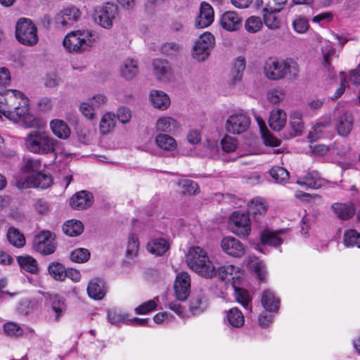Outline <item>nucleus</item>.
<instances>
[{"mask_svg": "<svg viewBox=\"0 0 360 360\" xmlns=\"http://www.w3.org/2000/svg\"><path fill=\"white\" fill-rule=\"evenodd\" d=\"M264 24L271 30H276L281 26L280 20L275 15L276 12H263Z\"/></svg>", "mask_w": 360, "mask_h": 360, "instance_id": "obj_53", "label": "nucleus"}, {"mask_svg": "<svg viewBox=\"0 0 360 360\" xmlns=\"http://www.w3.org/2000/svg\"><path fill=\"white\" fill-rule=\"evenodd\" d=\"M214 35L208 32L201 34L193 49V58L198 61L205 60L210 55L214 45Z\"/></svg>", "mask_w": 360, "mask_h": 360, "instance_id": "obj_8", "label": "nucleus"}, {"mask_svg": "<svg viewBox=\"0 0 360 360\" xmlns=\"http://www.w3.org/2000/svg\"><path fill=\"white\" fill-rule=\"evenodd\" d=\"M331 209L336 217L342 220L349 219L355 213V208L352 202H335L331 205Z\"/></svg>", "mask_w": 360, "mask_h": 360, "instance_id": "obj_19", "label": "nucleus"}, {"mask_svg": "<svg viewBox=\"0 0 360 360\" xmlns=\"http://www.w3.org/2000/svg\"><path fill=\"white\" fill-rule=\"evenodd\" d=\"M148 251L157 255H162L169 249V243L162 238H157L148 243Z\"/></svg>", "mask_w": 360, "mask_h": 360, "instance_id": "obj_37", "label": "nucleus"}, {"mask_svg": "<svg viewBox=\"0 0 360 360\" xmlns=\"http://www.w3.org/2000/svg\"><path fill=\"white\" fill-rule=\"evenodd\" d=\"M285 60L269 58L264 65V72L266 77L272 80H278L284 78Z\"/></svg>", "mask_w": 360, "mask_h": 360, "instance_id": "obj_12", "label": "nucleus"}, {"mask_svg": "<svg viewBox=\"0 0 360 360\" xmlns=\"http://www.w3.org/2000/svg\"><path fill=\"white\" fill-rule=\"evenodd\" d=\"M295 31L297 33H304L309 29V23L307 19L302 17H297L292 22Z\"/></svg>", "mask_w": 360, "mask_h": 360, "instance_id": "obj_61", "label": "nucleus"}, {"mask_svg": "<svg viewBox=\"0 0 360 360\" xmlns=\"http://www.w3.org/2000/svg\"><path fill=\"white\" fill-rule=\"evenodd\" d=\"M261 302L266 311H276L278 310L280 301L276 297L274 292L269 290H266L263 292Z\"/></svg>", "mask_w": 360, "mask_h": 360, "instance_id": "obj_28", "label": "nucleus"}, {"mask_svg": "<svg viewBox=\"0 0 360 360\" xmlns=\"http://www.w3.org/2000/svg\"><path fill=\"white\" fill-rule=\"evenodd\" d=\"M221 246L224 252L233 257H241L245 252L244 245L237 238L231 236L224 238Z\"/></svg>", "mask_w": 360, "mask_h": 360, "instance_id": "obj_15", "label": "nucleus"}, {"mask_svg": "<svg viewBox=\"0 0 360 360\" xmlns=\"http://www.w3.org/2000/svg\"><path fill=\"white\" fill-rule=\"evenodd\" d=\"M120 76L127 80L134 79L139 73L138 61L133 58L125 59L120 68Z\"/></svg>", "mask_w": 360, "mask_h": 360, "instance_id": "obj_21", "label": "nucleus"}, {"mask_svg": "<svg viewBox=\"0 0 360 360\" xmlns=\"http://www.w3.org/2000/svg\"><path fill=\"white\" fill-rule=\"evenodd\" d=\"M344 243L347 247L360 248V233L354 229L347 230L344 234Z\"/></svg>", "mask_w": 360, "mask_h": 360, "instance_id": "obj_45", "label": "nucleus"}, {"mask_svg": "<svg viewBox=\"0 0 360 360\" xmlns=\"http://www.w3.org/2000/svg\"><path fill=\"white\" fill-rule=\"evenodd\" d=\"M220 25L227 31H236L242 25V18L235 11H226L221 16Z\"/></svg>", "mask_w": 360, "mask_h": 360, "instance_id": "obj_17", "label": "nucleus"}, {"mask_svg": "<svg viewBox=\"0 0 360 360\" xmlns=\"http://www.w3.org/2000/svg\"><path fill=\"white\" fill-rule=\"evenodd\" d=\"M139 243L138 237L134 234H131L129 236L128 245L126 252V255L128 258H134L136 256L139 250Z\"/></svg>", "mask_w": 360, "mask_h": 360, "instance_id": "obj_52", "label": "nucleus"}, {"mask_svg": "<svg viewBox=\"0 0 360 360\" xmlns=\"http://www.w3.org/2000/svg\"><path fill=\"white\" fill-rule=\"evenodd\" d=\"M271 176L278 184H284L289 180V172L282 167H274L269 171Z\"/></svg>", "mask_w": 360, "mask_h": 360, "instance_id": "obj_43", "label": "nucleus"}, {"mask_svg": "<svg viewBox=\"0 0 360 360\" xmlns=\"http://www.w3.org/2000/svg\"><path fill=\"white\" fill-rule=\"evenodd\" d=\"M15 37L20 44L29 46L35 45L39 40L36 25L30 19L25 18L16 23Z\"/></svg>", "mask_w": 360, "mask_h": 360, "instance_id": "obj_5", "label": "nucleus"}, {"mask_svg": "<svg viewBox=\"0 0 360 360\" xmlns=\"http://www.w3.org/2000/svg\"><path fill=\"white\" fill-rule=\"evenodd\" d=\"M158 298L155 297L153 300H149L146 302L143 303L135 309V311L137 314H147L156 308V301Z\"/></svg>", "mask_w": 360, "mask_h": 360, "instance_id": "obj_60", "label": "nucleus"}, {"mask_svg": "<svg viewBox=\"0 0 360 360\" xmlns=\"http://www.w3.org/2000/svg\"><path fill=\"white\" fill-rule=\"evenodd\" d=\"M226 319L232 327L240 328L244 325V316L237 307H233L227 311Z\"/></svg>", "mask_w": 360, "mask_h": 360, "instance_id": "obj_34", "label": "nucleus"}, {"mask_svg": "<svg viewBox=\"0 0 360 360\" xmlns=\"http://www.w3.org/2000/svg\"><path fill=\"white\" fill-rule=\"evenodd\" d=\"M6 236L8 242L16 248H22L25 244L23 234L14 227L8 229Z\"/></svg>", "mask_w": 360, "mask_h": 360, "instance_id": "obj_39", "label": "nucleus"}, {"mask_svg": "<svg viewBox=\"0 0 360 360\" xmlns=\"http://www.w3.org/2000/svg\"><path fill=\"white\" fill-rule=\"evenodd\" d=\"M56 143L57 141L41 128L30 131L25 139L26 148L30 152L38 155L53 154L55 159Z\"/></svg>", "mask_w": 360, "mask_h": 360, "instance_id": "obj_1", "label": "nucleus"}, {"mask_svg": "<svg viewBox=\"0 0 360 360\" xmlns=\"http://www.w3.org/2000/svg\"><path fill=\"white\" fill-rule=\"evenodd\" d=\"M28 181L34 187L46 189L50 187L53 184L51 175L48 172H39L28 177Z\"/></svg>", "mask_w": 360, "mask_h": 360, "instance_id": "obj_22", "label": "nucleus"}, {"mask_svg": "<svg viewBox=\"0 0 360 360\" xmlns=\"http://www.w3.org/2000/svg\"><path fill=\"white\" fill-rule=\"evenodd\" d=\"M115 115L112 112L105 113L100 122V131L103 134L110 133L115 127Z\"/></svg>", "mask_w": 360, "mask_h": 360, "instance_id": "obj_40", "label": "nucleus"}, {"mask_svg": "<svg viewBox=\"0 0 360 360\" xmlns=\"http://www.w3.org/2000/svg\"><path fill=\"white\" fill-rule=\"evenodd\" d=\"M297 183L312 188H318L321 186V181L316 172L308 173L304 176L303 181H298Z\"/></svg>", "mask_w": 360, "mask_h": 360, "instance_id": "obj_47", "label": "nucleus"}, {"mask_svg": "<svg viewBox=\"0 0 360 360\" xmlns=\"http://www.w3.org/2000/svg\"><path fill=\"white\" fill-rule=\"evenodd\" d=\"M286 113L281 109L274 110L269 118V125L271 129L279 131L285 125Z\"/></svg>", "mask_w": 360, "mask_h": 360, "instance_id": "obj_24", "label": "nucleus"}, {"mask_svg": "<svg viewBox=\"0 0 360 360\" xmlns=\"http://www.w3.org/2000/svg\"><path fill=\"white\" fill-rule=\"evenodd\" d=\"M181 189L184 194L195 195L199 192V187L197 183L191 179H183L176 183Z\"/></svg>", "mask_w": 360, "mask_h": 360, "instance_id": "obj_44", "label": "nucleus"}, {"mask_svg": "<svg viewBox=\"0 0 360 360\" xmlns=\"http://www.w3.org/2000/svg\"><path fill=\"white\" fill-rule=\"evenodd\" d=\"M188 267L198 274L205 278L217 276L216 268L210 260L207 252L199 246L190 248L186 255Z\"/></svg>", "mask_w": 360, "mask_h": 360, "instance_id": "obj_2", "label": "nucleus"}, {"mask_svg": "<svg viewBox=\"0 0 360 360\" xmlns=\"http://www.w3.org/2000/svg\"><path fill=\"white\" fill-rule=\"evenodd\" d=\"M156 145L162 150L172 151L176 149V143L173 137L165 134H160L155 137Z\"/></svg>", "mask_w": 360, "mask_h": 360, "instance_id": "obj_35", "label": "nucleus"}, {"mask_svg": "<svg viewBox=\"0 0 360 360\" xmlns=\"http://www.w3.org/2000/svg\"><path fill=\"white\" fill-rule=\"evenodd\" d=\"M333 116L338 134L342 137L347 136L354 126V117L352 112L343 108H336Z\"/></svg>", "mask_w": 360, "mask_h": 360, "instance_id": "obj_7", "label": "nucleus"}, {"mask_svg": "<svg viewBox=\"0 0 360 360\" xmlns=\"http://www.w3.org/2000/svg\"><path fill=\"white\" fill-rule=\"evenodd\" d=\"M235 297L238 302H239L244 308L250 309V297L249 292L243 288H235Z\"/></svg>", "mask_w": 360, "mask_h": 360, "instance_id": "obj_49", "label": "nucleus"}, {"mask_svg": "<svg viewBox=\"0 0 360 360\" xmlns=\"http://www.w3.org/2000/svg\"><path fill=\"white\" fill-rule=\"evenodd\" d=\"M81 12L76 7L67 8L56 16L55 21L57 25L63 27L73 26L80 18Z\"/></svg>", "mask_w": 360, "mask_h": 360, "instance_id": "obj_13", "label": "nucleus"}, {"mask_svg": "<svg viewBox=\"0 0 360 360\" xmlns=\"http://www.w3.org/2000/svg\"><path fill=\"white\" fill-rule=\"evenodd\" d=\"M267 210L266 202L262 198H255L248 204V211L255 218L264 216Z\"/></svg>", "mask_w": 360, "mask_h": 360, "instance_id": "obj_29", "label": "nucleus"}, {"mask_svg": "<svg viewBox=\"0 0 360 360\" xmlns=\"http://www.w3.org/2000/svg\"><path fill=\"white\" fill-rule=\"evenodd\" d=\"M150 97L153 106L160 110H166L170 105V99L169 96L162 91H151Z\"/></svg>", "mask_w": 360, "mask_h": 360, "instance_id": "obj_26", "label": "nucleus"}, {"mask_svg": "<svg viewBox=\"0 0 360 360\" xmlns=\"http://www.w3.org/2000/svg\"><path fill=\"white\" fill-rule=\"evenodd\" d=\"M93 202V195L88 191H82L75 194L70 199V204L75 210H82L89 207Z\"/></svg>", "mask_w": 360, "mask_h": 360, "instance_id": "obj_18", "label": "nucleus"}, {"mask_svg": "<svg viewBox=\"0 0 360 360\" xmlns=\"http://www.w3.org/2000/svg\"><path fill=\"white\" fill-rule=\"evenodd\" d=\"M262 26V22L259 17L250 16L248 18L245 23L246 30L251 33L258 32Z\"/></svg>", "mask_w": 360, "mask_h": 360, "instance_id": "obj_55", "label": "nucleus"}, {"mask_svg": "<svg viewBox=\"0 0 360 360\" xmlns=\"http://www.w3.org/2000/svg\"><path fill=\"white\" fill-rule=\"evenodd\" d=\"M207 307V302L205 297L199 294L193 297L189 305V309L193 315H197L202 313Z\"/></svg>", "mask_w": 360, "mask_h": 360, "instance_id": "obj_31", "label": "nucleus"}, {"mask_svg": "<svg viewBox=\"0 0 360 360\" xmlns=\"http://www.w3.org/2000/svg\"><path fill=\"white\" fill-rule=\"evenodd\" d=\"M285 76L289 75L291 79H296L298 77L300 68L298 63L294 60H285Z\"/></svg>", "mask_w": 360, "mask_h": 360, "instance_id": "obj_54", "label": "nucleus"}, {"mask_svg": "<svg viewBox=\"0 0 360 360\" xmlns=\"http://www.w3.org/2000/svg\"><path fill=\"white\" fill-rule=\"evenodd\" d=\"M25 99V95L20 91L9 89L6 91V96H0V112L6 116L8 119L20 122L22 119L28 112V108L26 105H15V100Z\"/></svg>", "mask_w": 360, "mask_h": 360, "instance_id": "obj_3", "label": "nucleus"}, {"mask_svg": "<svg viewBox=\"0 0 360 360\" xmlns=\"http://www.w3.org/2000/svg\"><path fill=\"white\" fill-rule=\"evenodd\" d=\"M48 304L55 312V320L58 321L65 310V303L58 295H49L47 299Z\"/></svg>", "mask_w": 360, "mask_h": 360, "instance_id": "obj_36", "label": "nucleus"}, {"mask_svg": "<svg viewBox=\"0 0 360 360\" xmlns=\"http://www.w3.org/2000/svg\"><path fill=\"white\" fill-rule=\"evenodd\" d=\"M17 261L20 268L25 271L34 274L37 271V261L30 256H19L17 257Z\"/></svg>", "mask_w": 360, "mask_h": 360, "instance_id": "obj_42", "label": "nucleus"}, {"mask_svg": "<svg viewBox=\"0 0 360 360\" xmlns=\"http://www.w3.org/2000/svg\"><path fill=\"white\" fill-rule=\"evenodd\" d=\"M49 273L55 280L63 281L65 280V269L59 262H51L49 265Z\"/></svg>", "mask_w": 360, "mask_h": 360, "instance_id": "obj_46", "label": "nucleus"}, {"mask_svg": "<svg viewBox=\"0 0 360 360\" xmlns=\"http://www.w3.org/2000/svg\"><path fill=\"white\" fill-rule=\"evenodd\" d=\"M174 288L179 300L184 301L187 299L191 288V278L188 273L182 271L176 276Z\"/></svg>", "mask_w": 360, "mask_h": 360, "instance_id": "obj_14", "label": "nucleus"}, {"mask_svg": "<svg viewBox=\"0 0 360 360\" xmlns=\"http://www.w3.org/2000/svg\"><path fill=\"white\" fill-rule=\"evenodd\" d=\"M63 231L65 234L70 237L80 235L84 231V226L80 221L69 220L63 226Z\"/></svg>", "mask_w": 360, "mask_h": 360, "instance_id": "obj_32", "label": "nucleus"}, {"mask_svg": "<svg viewBox=\"0 0 360 360\" xmlns=\"http://www.w3.org/2000/svg\"><path fill=\"white\" fill-rule=\"evenodd\" d=\"M4 333L11 337H19L22 335L23 330L15 323L8 322L4 325Z\"/></svg>", "mask_w": 360, "mask_h": 360, "instance_id": "obj_56", "label": "nucleus"}, {"mask_svg": "<svg viewBox=\"0 0 360 360\" xmlns=\"http://www.w3.org/2000/svg\"><path fill=\"white\" fill-rule=\"evenodd\" d=\"M108 318L112 324H119L126 321L127 316L115 310L108 311Z\"/></svg>", "mask_w": 360, "mask_h": 360, "instance_id": "obj_64", "label": "nucleus"}, {"mask_svg": "<svg viewBox=\"0 0 360 360\" xmlns=\"http://www.w3.org/2000/svg\"><path fill=\"white\" fill-rule=\"evenodd\" d=\"M70 259L76 263H84L90 258V252L86 248H77L71 252Z\"/></svg>", "mask_w": 360, "mask_h": 360, "instance_id": "obj_48", "label": "nucleus"}, {"mask_svg": "<svg viewBox=\"0 0 360 360\" xmlns=\"http://www.w3.org/2000/svg\"><path fill=\"white\" fill-rule=\"evenodd\" d=\"M250 268L257 275L259 279L262 281L266 274V268L264 263L258 259L252 260L249 263Z\"/></svg>", "mask_w": 360, "mask_h": 360, "instance_id": "obj_57", "label": "nucleus"}, {"mask_svg": "<svg viewBox=\"0 0 360 360\" xmlns=\"http://www.w3.org/2000/svg\"><path fill=\"white\" fill-rule=\"evenodd\" d=\"M284 98L285 93L281 89H271L267 93V99L273 104L278 103L283 101Z\"/></svg>", "mask_w": 360, "mask_h": 360, "instance_id": "obj_58", "label": "nucleus"}, {"mask_svg": "<svg viewBox=\"0 0 360 360\" xmlns=\"http://www.w3.org/2000/svg\"><path fill=\"white\" fill-rule=\"evenodd\" d=\"M96 109L89 103L83 102L80 105V111L82 115L89 120L94 119Z\"/></svg>", "mask_w": 360, "mask_h": 360, "instance_id": "obj_62", "label": "nucleus"}, {"mask_svg": "<svg viewBox=\"0 0 360 360\" xmlns=\"http://www.w3.org/2000/svg\"><path fill=\"white\" fill-rule=\"evenodd\" d=\"M214 14L212 7L207 2L200 4L198 15L195 18V26L197 28H204L210 26L214 21Z\"/></svg>", "mask_w": 360, "mask_h": 360, "instance_id": "obj_16", "label": "nucleus"}, {"mask_svg": "<svg viewBox=\"0 0 360 360\" xmlns=\"http://www.w3.org/2000/svg\"><path fill=\"white\" fill-rule=\"evenodd\" d=\"M117 120L122 124L129 122L131 118V110L127 107H120L117 110Z\"/></svg>", "mask_w": 360, "mask_h": 360, "instance_id": "obj_63", "label": "nucleus"}, {"mask_svg": "<svg viewBox=\"0 0 360 360\" xmlns=\"http://www.w3.org/2000/svg\"><path fill=\"white\" fill-rule=\"evenodd\" d=\"M87 293L94 300L103 299L105 294L104 282L100 278L91 280L87 286Z\"/></svg>", "mask_w": 360, "mask_h": 360, "instance_id": "obj_23", "label": "nucleus"}, {"mask_svg": "<svg viewBox=\"0 0 360 360\" xmlns=\"http://www.w3.org/2000/svg\"><path fill=\"white\" fill-rule=\"evenodd\" d=\"M25 163L22 167L24 172L34 173L41 172V162L39 159L28 158L24 160Z\"/></svg>", "mask_w": 360, "mask_h": 360, "instance_id": "obj_51", "label": "nucleus"}, {"mask_svg": "<svg viewBox=\"0 0 360 360\" xmlns=\"http://www.w3.org/2000/svg\"><path fill=\"white\" fill-rule=\"evenodd\" d=\"M57 247L55 237L49 231H41L34 236L33 240V248L43 255L53 254Z\"/></svg>", "mask_w": 360, "mask_h": 360, "instance_id": "obj_9", "label": "nucleus"}, {"mask_svg": "<svg viewBox=\"0 0 360 360\" xmlns=\"http://www.w3.org/2000/svg\"><path fill=\"white\" fill-rule=\"evenodd\" d=\"M288 0H256L257 8L263 12H280Z\"/></svg>", "mask_w": 360, "mask_h": 360, "instance_id": "obj_25", "label": "nucleus"}, {"mask_svg": "<svg viewBox=\"0 0 360 360\" xmlns=\"http://www.w3.org/2000/svg\"><path fill=\"white\" fill-rule=\"evenodd\" d=\"M251 122L250 117L244 112L231 115L226 121V131L232 134H240L246 131Z\"/></svg>", "mask_w": 360, "mask_h": 360, "instance_id": "obj_10", "label": "nucleus"}, {"mask_svg": "<svg viewBox=\"0 0 360 360\" xmlns=\"http://www.w3.org/2000/svg\"><path fill=\"white\" fill-rule=\"evenodd\" d=\"M230 221L233 224L232 231L239 236L249 235L250 228V219L248 214L240 211H236L230 217Z\"/></svg>", "mask_w": 360, "mask_h": 360, "instance_id": "obj_11", "label": "nucleus"}, {"mask_svg": "<svg viewBox=\"0 0 360 360\" xmlns=\"http://www.w3.org/2000/svg\"><path fill=\"white\" fill-rule=\"evenodd\" d=\"M280 232L264 230L260 233L261 240L263 244L274 247L279 246L283 240L278 237Z\"/></svg>", "mask_w": 360, "mask_h": 360, "instance_id": "obj_38", "label": "nucleus"}, {"mask_svg": "<svg viewBox=\"0 0 360 360\" xmlns=\"http://www.w3.org/2000/svg\"><path fill=\"white\" fill-rule=\"evenodd\" d=\"M290 124L295 135L301 134L304 130L302 114L300 111H294L290 115Z\"/></svg>", "mask_w": 360, "mask_h": 360, "instance_id": "obj_41", "label": "nucleus"}, {"mask_svg": "<svg viewBox=\"0 0 360 360\" xmlns=\"http://www.w3.org/2000/svg\"><path fill=\"white\" fill-rule=\"evenodd\" d=\"M160 50L164 55L176 56L182 50V46L175 41H168L162 45Z\"/></svg>", "mask_w": 360, "mask_h": 360, "instance_id": "obj_50", "label": "nucleus"}, {"mask_svg": "<svg viewBox=\"0 0 360 360\" xmlns=\"http://www.w3.org/2000/svg\"><path fill=\"white\" fill-rule=\"evenodd\" d=\"M156 128L160 131L173 133L179 128V124L171 117H162L157 120Z\"/></svg>", "mask_w": 360, "mask_h": 360, "instance_id": "obj_30", "label": "nucleus"}, {"mask_svg": "<svg viewBox=\"0 0 360 360\" xmlns=\"http://www.w3.org/2000/svg\"><path fill=\"white\" fill-rule=\"evenodd\" d=\"M321 53L323 56L322 65L328 71H330L332 69L330 67L331 60L338 56L335 49L330 43H326L321 47Z\"/></svg>", "mask_w": 360, "mask_h": 360, "instance_id": "obj_33", "label": "nucleus"}, {"mask_svg": "<svg viewBox=\"0 0 360 360\" xmlns=\"http://www.w3.org/2000/svg\"><path fill=\"white\" fill-rule=\"evenodd\" d=\"M154 74L159 80L169 79L172 75V68L169 62L162 59H156L153 62Z\"/></svg>", "mask_w": 360, "mask_h": 360, "instance_id": "obj_20", "label": "nucleus"}, {"mask_svg": "<svg viewBox=\"0 0 360 360\" xmlns=\"http://www.w3.org/2000/svg\"><path fill=\"white\" fill-rule=\"evenodd\" d=\"M98 39L96 32L85 30L72 32L63 39V46L70 52H81L87 50Z\"/></svg>", "mask_w": 360, "mask_h": 360, "instance_id": "obj_4", "label": "nucleus"}, {"mask_svg": "<svg viewBox=\"0 0 360 360\" xmlns=\"http://www.w3.org/2000/svg\"><path fill=\"white\" fill-rule=\"evenodd\" d=\"M221 144L224 152L231 153L236 150L237 147V140L232 136L226 135L221 139Z\"/></svg>", "mask_w": 360, "mask_h": 360, "instance_id": "obj_59", "label": "nucleus"}, {"mask_svg": "<svg viewBox=\"0 0 360 360\" xmlns=\"http://www.w3.org/2000/svg\"><path fill=\"white\" fill-rule=\"evenodd\" d=\"M118 15L117 6L111 3H107L103 6L97 7L94 10V22L105 29H110L113 25V20Z\"/></svg>", "mask_w": 360, "mask_h": 360, "instance_id": "obj_6", "label": "nucleus"}, {"mask_svg": "<svg viewBox=\"0 0 360 360\" xmlns=\"http://www.w3.org/2000/svg\"><path fill=\"white\" fill-rule=\"evenodd\" d=\"M50 127L55 136L61 139H68L70 135V129L63 120L56 119L50 122Z\"/></svg>", "mask_w": 360, "mask_h": 360, "instance_id": "obj_27", "label": "nucleus"}]
</instances>
